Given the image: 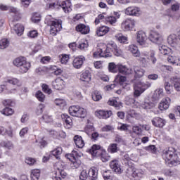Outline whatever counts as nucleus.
<instances>
[{"instance_id":"nucleus-10","label":"nucleus","mask_w":180,"mask_h":180,"mask_svg":"<svg viewBox=\"0 0 180 180\" xmlns=\"http://www.w3.org/2000/svg\"><path fill=\"white\" fill-rule=\"evenodd\" d=\"M136 25V21L131 18H127L124 20L121 24V29L124 30V32H129Z\"/></svg>"},{"instance_id":"nucleus-4","label":"nucleus","mask_w":180,"mask_h":180,"mask_svg":"<svg viewBox=\"0 0 180 180\" xmlns=\"http://www.w3.org/2000/svg\"><path fill=\"white\" fill-rule=\"evenodd\" d=\"M89 153L93 157H101V160L103 162H108L110 160V156L106 153V150L101 149V146L94 145Z\"/></svg>"},{"instance_id":"nucleus-50","label":"nucleus","mask_w":180,"mask_h":180,"mask_svg":"<svg viewBox=\"0 0 180 180\" xmlns=\"http://www.w3.org/2000/svg\"><path fill=\"white\" fill-rule=\"evenodd\" d=\"M89 46L88 41L83 40L79 44L78 48L80 49V50H85L86 49H88Z\"/></svg>"},{"instance_id":"nucleus-29","label":"nucleus","mask_w":180,"mask_h":180,"mask_svg":"<svg viewBox=\"0 0 180 180\" xmlns=\"http://www.w3.org/2000/svg\"><path fill=\"white\" fill-rule=\"evenodd\" d=\"M172 84L174 85V88L176 91H180V77H174L171 79Z\"/></svg>"},{"instance_id":"nucleus-9","label":"nucleus","mask_w":180,"mask_h":180,"mask_svg":"<svg viewBox=\"0 0 180 180\" xmlns=\"http://www.w3.org/2000/svg\"><path fill=\"white\" fill-rule=\"evenodd\" d=\"M148 39L150 41H152V43L160 44V43H162L164 37H162V34L157 31H150L149 33Z\"/></svg>"},{"instance_id":"nucleus-3","label":"nucleus","mask_w":180,"mask_h":180,"mask_svg":"<svg viewBox=\"0 0 180 180\" xmlns=\"http://www.w3.org/2000/svg\"><path fill=\"white\" fill-rule=\"evenodd\" d=\"M45 23L48 26H50V33L51 34H53V36H56V34L63 29V27L61 26L63 22L54 19L51 15H46Z\"/></svg>"},{"instance_id":"nucleus-57","label":"nucleus","mask_w":180,"mask_h":180,"mask_svg":"<svg viewBox=\"0 0 180 180\" xmlns=\"http://www.w3.org/2000/svg\"><path fill=\"white\" fill-rule=\"evenodd\" d=\"M68 60H70V56L62 55V57L60 58V63L62 64H67L68 63Z\"/></svg>"},{"instance_id":"nucleus-15","label":"nucleus","mask_w":180,"mask_h":180,"mask_svg":"<svg viewBox=\"0 0 180 180\" xmlns=\"http://www.w3.org/2000/svg\"><path fill=\"white\" fill-rule=\"evenodd\" d=\"M118 72L122 75H131L134 73L131 68H128L127 66L122 64H118Z\"/></svg>"},{"instance_id":"nucleus-40","label":"nucleus","mask_w":180,"mask_h":180,"mask_svg":"<svg viewBox=\"0 0 180 180\" xmlns=\"http://www.w3.org/2000/svg\"><path fill=\"white\" fill-rule=\"evenodd\" d=\"M66 157L71 161V162L75 164V161L77 160V158H78V153H77V151H72V154H68Z\"/></svg>"},{"instance_id":"nucleus-13","label":"nucleus","mask_w":180,"mask_h":180,"mask_svg":"<svg viewBox=\"0 0 180 180\" xmlns=\"http://www.w3.org/2000/svg\"><path fill=\"white\" fill-rule=\"evenodd\" d=\"M124 13L125 15H128V16H140L141 15V11L139 7L129 6L125 9Z\"/></svg>"},{"instance_id":"nucleus-6","label":"nucleus","mask_w":180,"mask_h":180,"mask_svg":"<svg viewBox=\"0 0 180 180\" xmlns=\"http://www.w3.org/2000/svg\"><path fill=\"white\" fill-rule=\"evenodd\" d=\"M69 113L71 116L84 118L86 116V110L79 105H72L69 108Z\"/></svg>"},{"instance_id":"nucleus-30","label":"nucleus","mask_w":180,"mask_h":180,"mask_svg":"<svg viewBox=\"0 0 180 180\" xmlns=\"http://www.w3.org/2000/svg\"><path fill=\"white\" fill-rule=\"evenodd\" d=\"M80 80L83 82H89L91 81V72L89 70L84 72L80 76Z\"/></svg>"},{"instance_id":"nucleus-56","label":"nucleus","mask_w":180,"mask_h":180,"mask_svg":"<svg viewBox=\"0 0 180 180\" xmlns=\"http://www.w3.org/2000/svg\"><path fill=\"white\" fill-rule=\"evenodd\" d=\"M103 176L105 180H112V176H110V171L109 170L104 172Z\"/></svg>"},{"instance_id":"nucleus-17","label":"nucleus","mask_w":180,"mask_h":180,"mask_svg":"<svg viewBox=\"0 0 180 180\" xmlns=\"http://www.w3.org/2000/svg\"><path fill=\"white\" fill-rule=\"evenodd\" d=\"M127 51H129L134 57H141V53L140 50H139V46L134 44H131L127 48Z\"/></svg>"},{"instance_id":"nucleus-7","label":"nucleus","mask_w":180,"mask_h":180,"mask_svg":"<svg viewBox=\"0 0 180 180\" xmlns=\"http://www.w3.org/2000/svg\"><path fill=\"white\" fill-rule=\"evenodd\" d=\"M167 43L174 50H180L179 37L175 34H171L167 37Z\"/></svg>"},{"instance_id":"nucleus-21","label":"nucleus","mask_w":180,"mask_h":180,"mask_svg":"<svg viewBox=\"0 0 180 180\" xmlns=\"http://www.w3.org/2000/svg\"><path fill=\"white\" fill-rule=\"evenodd\" d=\"M109 30H110L109 27L103 25L101 27L96 28V34L98 37H101L105 36V34H108L109 32Z\"/></svg>"},{"instance_id":"nucleus-45","label":"nucleus","mask_w":180,"mask_h":180,"mask_svg":"<svg viewBox=\"0 0 180 180\" xmlns=\"http://www.w3.org/2000/svg\"><path fill=\"white\" fill-rule=\"evenodd\" d=\"M35 96L39 102H44L46 99V96L41 91H37L35 94Z\"/></svg>"},{"instance_id":"nucleus-32","label":"nucleus","mask_w":180,"mask_h":180,"mask_svg":"<svg viewBox=\"0 0 180 180\" xmlns=\"http://www.w3.org/2000/svg\"><path fill=\"white\" fill-rule=\"evenodd\" d=\"M108 105H110V106H114V108H115V109H117V110H119V109L122 108V104L117 102L116 99H110L108 101Z\"/></svg>"},{"instance_id":"nucleus-47","label":"nucleus","mask_w":180,"mask_h":180,"mask_svg":"<svg viewBox=\"0 0 180 180\" xmlns=\"http://www.w3.org/2000/svg\"><path fill=\"white\" fill-rule=\"evenodd\" d=\"M105 22L110 25H112V26H115V25H116V22H117V20L116 18H115V16L112 15L106 17Z\"/></svg>"},{"instance_id":"nucleus-11","label":"nucleus","mask_w":180,"mask_h":180,"mask_svg":"<svg viewBox=\"0 0 180 180\" xmlns=\"http://www.w3.org/2000/svg\"><path fill=\"white\" fill-rule=\"evenodd\" d=\"M67 176V172L63 169L57 167L53 172L52 175L53 180H63Z\"/></svg>"},{"instance_id":"nucleus-12","label":"nucleus","mask_w":180,"mask_h":180,"mask_svg":"<svg viewBox=\"0 0 180 180\" xmlns=\"http://www.w3.org/2000/svg\"><path fill=\"white\" fill-rule=\"evenodd\" d=\"M93 56L94 58H99V57H104L105 58H108V57H112V53L110 51H108V49L104 51L101 48H97V50L94 52Z\"/></svg>"},{"instance_id":"nucleus-60","label":"nucleus","mask_w":180,"mask_h":180,"mask_svg":"<svg viewBox=\"0 0 180 180\" xmlns=\"http://www.w3.org/2000/svg\"><path fill=\"white\" fill-rule=\"evenodd\" d=\"M44 109V105L39 104V106L37 108V110H36L37 115H41V113H43Z\"/></svg>"},{"instance_id":"nucleus-14","label":"nucleus","mask_w":180,"mask_h":180,"mask_svg":"<svg viewBox=\"0 0 180 180\" xmlns=\"http://www.w3.org/2000/svg\"><path fill=\"white\" fill-rule=\"evenodd\" d=\"M10 26H11L13 29V33H15L18 36H22V34H23L25 27H23L22 24H15L13 22H11Z\"/></svg>"},{"instance_id":"nucleus-41","label":"nucleus","mask_w":180,"mask_h":180,"mask_svg":"<svg viewBox=\"0 0 180 180\" xmlns=\"http://www.w3.org/2000/svg\"><path fill=\"white\" fill-rule=\"evenodd\" d=\"M163 173L166 176H176L178 172L176 169H165Z\"/></svg>"},{"instance_id":"nucleus-42","label":"nucleus","mask_w":180,"mask_h":180,"mask_svg":"<svg viewBox=\"0 0 180 180\" xmlns=\"http://www.w3.org/2000/svg\"><path fill=\"white\" fill-rule=\"evenodd\" d=\"M9 47V40L8 39H3L0 41V49L1 50H5Z\"/></svg>"},{"instance_id":"nucleus-20","label":"nucleus","mask_w":180,"mask_h":180,"mask_svg":"<svg viewBox=\"0 0 180 180\" xmlns=\"http://www.w3.org/2000/svg\"><path fill=\"white\" fill-rule=\"evenodd\" d=\"M165 120L159 117H156L152 120V124H153L155 127L162 128L165 126Z\"/></svg>"},{"instance_id":"nucleus-54","label":"nucleus","mask_w":180,"mask_h":180,"mask_svg":"<svg viewBox=\"0 0 180 180\" xmlns=\"http://www.w3.org/2000/svg\"><path fill=\"white\" fill-rule=\"evenodd\" d=\"M42 90L45 94H48V95H50L52 92L51 89L46 84H42Z\"/></svg>"},{"instance_id":"nucleus-25","label":"nucleus","mask_w":180,"mask_h":180,"mask_svg":"<svg viewBox=\"0 0 180 180\" xmlns=\"http://www.w3.org/2000/svg\"><path fill=\"white\" fill-rule=\"evenodd\" d=\"M8 11L9 13H11V16H13V18H10V22H15V20H18V15H19L18 8L9 6Z\"/></svg>"},{"instance_id":"nucleus-49","label":"nucleus","mask_w":180,"mask_h":180,"mask_svg":"<svg viewBox=\"0 0 180 180\" xmlns=\"http://www.w3.org/2000/svg\"><path fill=\"white\" fill-rule=\"evenodd\" d=\"M55 103L57 106H60V108H64V106H66L67 105L65 100L61 98H56L55 100Z\"/></svg>"},{"instance_id":"nucleus-52","label":"nucleus","mask_w":180,"mask_h":180,"mask_svg":"<svg viewBox=\"0 0 180 180\" xmlns=\"http://www.w3.org/2000/svg\"><path fill=\"white\" fill-rule=\"evenodd\" d=\"M88 172H86V170L84 169L81 172L80 175H79V179L80 180H86L88 179Z\"/></svg>"},{"instance_id":"nucleus-1","label":"nucleus","mask_w":180,"mask_h":180,"mask_svg":"<svg viewBox=\"0 0 180 180\" xmlns=\"http://www.w3.org/2000/svg\"><path fill=\"white\" fill-rule=\"evenodd\" d=\"M162 155L167 164H170L174 167L180 164L179 160H178V155L175 154V148H174L165 149Z\"/></svg>"},{"instance_id":"nucleus-18","label":"nucleus","mask_w":180,"mask_h":180,"mask_svg":"<svg viewBox=\"0 0 180 180\" xmlns=\"http://www.w3.org/2000/svg\"><path fill=\"white\" fill-rule=\"evenodd\" d=\"M84 61H85V56H79L76 57L73 60V63H72L73 67L77 69L81 68V67H82V65H84Z\"/></svg>"},{"instance_id":"nucleus-37","label":"nucleus","mask_w":180,"mask_h":180,"mask_svg":"<svg viewBox=\"0 0 180 180\" xmlns=\"http://www.w3.org/2000/svg\"><path fill=\"white\" fill-rule=\"evenodd\" d=\"M63 154V148L58 147L55 150H52V155L56 157V160H60V155Z\"/></svg>"},{"instance_id":"nucleus-53","label":"nucleus","mask_w":180,"mask_h":180,"mask_svg":"<svg viewBox=\"0 0 180 180\" xmlns=\"http://www.w3.org/2000/svg\"><path fill=\"white\" fill-rule=\"evenodd\" d=\"M41 20V17H40V14L39 13H35L32 15V21L34 23H39V22H40Z\"/></svg>"},{"instance_id":"nucleus-19","label":"nucleus","mask_w":180,"mask_h":180,"mask_svg":"<svg viewBox=\"0 0 180 180\" xmlns=\"http://www.w3.org/2000/svg\"><path fill=\"white\" fill-rule=\"evenodd\" d=\"M95 115L98 117V119H108V117L112 116V111H105L100 110L95 112Z\"/></svg>"},{"instance_id":"nucleus-31","label":"nucleus","mask_w":180,"mask_h":180,"mask_svg":"<svg viewBox=\"0 0 180 180\" xmlns=\"http://www.w3.org/2000/svg\"><path fill=\"white\" fill-rule=\"evenodd\" d=\"M126 81H127V77L119 74L115 77V82H117V84H120V85H123Z\"/></svg>"},{"instance_id":"nucleus-27","label":"nucleus","mask_w":180,"mask_h":180,"mask_svg":"<svg viewBox=\"0 0 180 180\" xmlns=\"http://www.w3.org/2000/svg\"><path fill=\"white\" fill-rule=\"evenodd\" d=\"M132 70L135 74V78H141V77L144 76V73L146 72L143 68L139 66H134Z\"/></svg>"},{"instance_id":"nucleus-28","label":"nucleus","mask_w":180,"mask_h":180,"mask_svg":"<svg viewBox=\"0 0 180 180\" xmlns=\"http://www.w3.org/2000/svg\"><path fill=\"white\" fill-rule=\"evenodd\" d=\"M74 142L78 148H83L84 146H85V143L82 140V136H79V135H75L74 136Z\"/></svg>"},{"instance_id":"nucleus-2","label":"nucleus","mask_w":180,"mask_h":180,"mask_svg":"<svg viewBox=\"0 0 180 180\" xmlns=\"http://www.w3.org/2000/svg\"><path fill=\"white\" fill-rule=\"evenodd\" d=\"M71 6H72V4H71V1L66 0V1H62L61 3L57 1L54 3L46 4V9H57L58 11L59 9H63L65 13H70V12L72 11V8H71Z\"/></svg>"},{"instance_id":"nucleus-38","label":"nucleus","mask_w":180,"mask_h":180,"mask_svg":"<svg viewBox=\"0 0 180 180\" xmlns=\"http://www.w3.org/2000/svg\"><path fill=\"white\" fill-rule=\"evenodd\" d=\"M30 176L32 180H39V178H40V170L37 169L32 170Z\"/></svg>"},{"instance_id":"nucleus-35","label":"nucleus","mask_w":180,"mask_h":180,"mask_svg":"<svg viewBox=\"0 0 180 180\" xmlns=\"http://www.w3.org/2000/svg\"><path fill=\"white\" fill-rule=\"evenodd\" d=\"M61 117L63 120V122H65V123L68 125V126H72V119H71V117L68 116V115L67 114H63L61 115Z\"/></svg>"},{"instance_id":"nucleus-24","label":"nucleus","mask_w":180,"mask_h":180,"mask_svg":"<svg viewBox=\"0 0 180 180\" xmlns=\"http://www.w3.org/2000/svg\"><path fill=\"white\" fill-rule=\"evenodd\" d=\"M88 175L90 180H98V169L92 167L89 169Z\"/></svg>"},{"instance_id":"nucleus-16","label":"nucleus","mask_w":180,"mask_h":180,"mask_svg":"<svg viewBox=\"0 0 180 180\" xmlns=\"http://www.w3.org/2000/svg\"><path fill=\"white\" fill-rule=\"evenodd\" d=\"M65 82L61 78H57L54 81L52 82V86L53 89H56L57 91H61V89H64V86Z\"/></svg>"},{"instance_id":"nucleus-8","label":"nucleus","mask_w":180,"mask_h":180,"mask_svg":"<svg viewBox=\"0 0 180 180\" xmlns=\"http://www.w3.org/2000/svg\"><path fill=\"white\" fill-rule=\"evenodd\" d=\"M136 42L139 46L142 47H148V43L147 42V34L143 31H138L136 34Z\"/></svg>"},{"instance_id":"nucleus-48","label":"nucleus","mask_w":180,"mask_h":180,"mask_svg":"<svg viewBox=\"0 0 180 180\" xmlns=\"http://www.w3.org/2000/svg\"><path fill=\"white\" fill-rule=\"evenodd\" d=\"M117 47V45H116V43L113 41H110L107 45H105V50H107V51H109V49H110V50H111L112 51H114V50Z\"/></svg>"},{"instance_id":"nucleus-59","label":"nucleus","mask_w":180,"mask_h":180,"mask_svg":"<svg viewBox=\"0 0 180 180\" xmlns=\"http://www.w3.org/2000/svg\"><path fill=\"white\" fill-rule=\"evenodd\" d=\"M25 162L28 165H34V163L36 162V160L32 158H26Z\"/></svg>"},{"instance_id":"nucleus-58","label":"nucleus","mask_w":180,"mask_h":180,"mask_svg":"<svg viewBox=\"0 0 180 180\" xmlns=\"http://www.w3.org/2000/svg\"><path fill=\"white\" fill-rule=\"evenodd\" d=\"M95 130V128L94 127L93 125H87L85 127V131L88 136H89L90 133H92Z\"/></svg>"},{"instance_id":"nucleus-51","label":"nucleus","mask_w":180,"mask_h":180,"mask_svg":"<svg viewBox=\"0 0 180 180\" xmlns=\"http://www.w3.org/2000/svg\"><path fill=\"white\" fill-rule=\"evenodd\" d=\"M92 99L95 101V102H98L102 99V95L99 91H95L92 95Z\"/></svg>"},{"instance_id":"nucleus-36","label":"nucleus","mask_w":180,"mask_h":180,"mask_svg":"<svg viewBox=\"0 0 180 180\" xmlns=\"http://www.w3.org/2000/svg\"><path fill=\"white\" fill-rule=\"evenodd\" d=\"M118 150L119 148L116 143H110L108 148V153H110L111 154H115V153H117Z\"/></svg>"},{"instance_id":"nucleus-44","label":"nucleus","mask_w":180,"mask_h":180,"mask_svg":"<svg viewBox=\"0 0 180 180\" xmlns=\"http://www.w3.org/2000/svg\"><path fill=\"white\" fill-rule=\"evenodd\" d=\"M116 40H117L120 43H126L127 41V38L124 35L122 34H117L115 36Z\"/></svg>"},{"instance_id":"nucleus-43","label":"nucleus","mask_w":180,"mask_h":180,"mask_svg":"<svg viewBox=\"0 0 180 180\" xmlns=\"http://www.w3.org/2000/svg\"><path fill=\"white\" fill-rule=\"evenodd\" d=\"M1 113L5 116H12V115L14 113V111L12 108L9 107H6L1 110Z\"/></svg>"},{"instance_id":"nucleus-46","label":"nucleus","mask_w":180,"mask_h":180,"mask_svg":"<svg viewBox=\"0 0 180 180\" xmlns=\"http://www.w3.org/2000/svg\"><path fill=\"white\" fill-rule=\"evenodd\" d=\"M105 13L99 14L95 20L96 25L101 23V22H106V16Z\"/></svg>"},{"instance_id":"nucleus-33","label":"nucleus","mask_w":180,"mask_h":180,"mask_svg":"<svg viewBox=\"0 0 180 180\" xmlns=\"http://www.w3.org/2000/svg\"><path fill=\"white\" fill-rule=\"evenodd\" d=\"M134 98H139L141 94H143V90L141 89V87L139 86L138 84H135L134 86Z\"/></svg>"},{"instance_id":"nucleus-22","label":"nucleus","mask_w":180,"mask_h":180,"mask_svg":"<svg viewBox=\"0 0 180 180\" xmlns=\"http://www.w3.org/2000/svg\"><path fill=\"white\" fill-rule=\"evenodd\" d=\"M169 103H171V98H163L159 104L160 110H167L169 108Z\"/></svg>"},{"instance_id":"nucleus-5","label":"nucleus","mask_w":180,"mask_h":180,"mask_svg":"<svg viewBox=\"0 0 180 180\" xmlns=\"http://www.w3.org/2000/svg\"><path fill=\"white\" fill-rule=\"evenodd\" d=\"M13 65L19 68V72L21 74H26L30 68V63L26 61V59L23 57L17 58L14 60Z\"/></svg>"},{"instance_id":"nucleus-39","label":"nucleus","mask_w":180,"mask_h":180,"mask_svg":"<svg viewBox=\"0 0 180 180\" xmlns=\"http://www.w3.org/2000/svg\"><path fill=\"white\" fill-rule=\"evenodd\" d=\"M136 84H138L139 86L141 87L142 91H143V92H144V91H146V89H148V88H150V86H151V83H150L149 82H146L145 83L139 82Z\"/></svg>"},{"instance_id":"nucleus-64","label":"nucleus","mask_w":180,"mask_h":180,"mask_svg":"<svg viewBox=\"0 0 180 180\" xmlns=\"http://www.w3.org/2000/svg\"><path fill=\"white\" fill-rule=\"evenodd\" d=\"M132 130L136 134H141V128H140L139 126H134Z\"/></svg>"},{"instance_id":"nucleus-61","label":"nucleus","mask_w":180,"mask_h":180,"mask_svg":"<svg viewBox=\"0 0 180 180\" xmlns=\"http://www.w3.org/2000/svg\"><path fill=\"white\" fill-rule=\"evenodd\" d=\"M155 105L153 103H145L143 104L142 108L143 109H151L152 108H154Z\"/></svg>"},{"instance_id":"nucleus-34","label":"nucleus","mask_w":180,"mask_h":180,"mask_svg":"<svg viewBox=\"0 0 180 180\" xmlns=\"http://www.w3.org/2000/svg\"><path fill=\"white\" fill-rule=\"evenodd\" d=\"M108 70L110 71V72L116 74V72L119 71V65H116L115 64V63H110L108 64Z\"/></svg>"},{"instance_id":"nucleus-23","label":"nucleus","mask_w":180,"mask_h":180,"mask_svg":"<svg viewBox=\"0 0 180 180\" xmlns=\"http://www.w3.org/2000/svg\"><path fill=\"white\" fill-rule=\"evenodd\" d=\"M110 169H112L117 174L122 173V168L120 167V165L119 164V161L117 160H112L110 163Z\"/></svg>"},{"instance_id":"nucleus-26","label":"nucleus","mask_w":180,"mask_h":180,"mask_svg":"<svg viewBox=\"0 0 180 180\" xmlns=\"http://www.w3.org/2000/svg\"><path fill=\"white\" fill-rule=\"evenodd\" d=\"M76 30L82 33V34H88L89 33V27L84 24H79L76 27Z\"/></svg>"},{"instance_id":"nucleus-62","label":"nucleus","mask_w":180,"mask_h":180,"mask_svg":"<svg viewBox=\"0 0 180 180\" xmlns=\"http://www.w3.org/2000/svg\"><path fill=\"white\" fill-rule=\"evenodd\" d=\"M131 169V175L133 178H136V176H140V170L136 169Z\"/></svg>"},{"instance_id":"nucleus-55","label":"nucleus","mask_w":180,"mask_h":180,"mask_svg":"<svg viewBox=\"0 0 180 180\" xmlns=\"http://www.w3.org/2000/svg\"><path fill=\"white\" fill-rule=\"evenodd\" d=\"M115 130V127L112 125H105L102 128V131H105L108 133V131H113Z\"/></svg>"},{"instance_id":"nucleus-63","label":"nucleus","mask_w":180,"mask_h":180,"mask_svg":"<svg viewBox=\"0 0 180 180\" xmlns=\"http://www.w3.org/2000/svg\"><path fill=\"white\" fill-rule=\"evenodd\" d=\"M42 119L45 123H50L52 120L51 117L47 114L44 115L42 116Z\"/></svg>"}]
</instances>
